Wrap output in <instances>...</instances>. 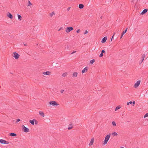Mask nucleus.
<instances>
[{
	"mask_svg": "<svg viewBox=\"0 0 148 148\" xmlns=\"http://www.w3.org/2000/svg\"><path fill=\"white\" fill-rule=\"evenodd\" d=\"M111 134H110L107 135L105 137L103 143V145H104L107 143L108 140Z\"/></svg>",
	"mask_w": 148,
	"mask_h": 148,
	"instance_id": "obj_1",
	"label": "nucleus"
},
{
	"mask_svg": "<svg viewBox=\"0 0 148 148\" xmlns=\"http://www.w3.org/2000/svg\"><path fill=\"white\" fill-rule=\"evenodd\" d=\"M22 130L24 132L27 133L29 131V129L25 127L24 125H22Z\"/></svg>",
	"mask_w": 148,
	"mask_h": 148,
	"instance_id": "obj_2",
	"label": "nucleus"
},
{
	"mask_svg": "<svg viewBox=\"0 0 148 148\" xmlns=\"http://www.w3.org/2000/svg\"><path fill=\"white\" fill-rule=\"evenodd\" d=\"M49 103L50 105H51L53 106H58L59 105V104L57 103V102L56 101H52L49 102Z\"/></svg>",
	"mask_w": 148,
	"mask_h": 148,
	"instance_id": "obj_3",
	"label": "nucleus"
},
{
	"mask_svg": "<svg viewBox=\"0 0 148 148\" xmlns=\"http://www.w3.org/2000/svg\"><path fill=\"white\" fill-rule=\"evenodd\" d=\"M13 56L15 59H18L20 56V55L16 52H14L13 53Z\"/></svg>",
	"mask_w": 148,
	"mask_h": 148,
	"instance_id": "obj_4",
	"label": "nucleus"
},
{
	"mask_svg": "<svg viewBox=\"0 0 148 148\" xmlns=\"http://www.w3.org/2000/svg\"><path fill=\"white\" fill-rule=\"evenodd\" d=\"M73 30V28L72 27H67L66 28V32L67 33H68L69 32Z\"/></svg>",
	"mask_w": 148,
	"mask_h": 148,
	"instance_id": "obj_5",
	"label": "nucleus"
},
{
	"mask_svg": "<svg viewBox=\"0 0 148 148\" xmlns=\"http://www.w3.org/2000/svg\"><path fill=\"white\" fill-rule=\"evenodd\" d=\"M140 80H138L134 84V87L135 88H136L138 87L140 84Z\"/></svg>",
	"mask_w": 148,
	"mask_h": 148,
	"instance_id": "obj_6",
	"label": "nucleus"
},
{
	"mask_svg": "<svg viewBox=\"0 0 148 148\" xmlns=\"http://www.w3.org/2000/svg\"><path fill=\"white\" fill-rule=\"evenodd\" d=\"M0 143L4 144H9V142L8 141H6L5 140L1 139Z\"/></svg>",
	"mask_w": 148,
	"mask_h": 148,
	"instance_id": "obj_7",
	"label": "nucleus"
},
{
	"mask_svg": "<svg viewBox=\"0 0 148 148\" xmlns=\"http://www.w3.org/2000/svg\"><path fill=\"white\" fill-rule=\"evenodd\" d=\"M88 69V67H86L82 71V73H84L86 72Z\"/></svg>",
	"mask_w": 148,
	"mask_h": 148,
	"instance_id": "obj_8",
	"label": "nucleus"
},
{
	"mask_svg": "<svg viewBox=\"0 0 148 148\" xmlns=\"http://www.w3.org/2000/svg\"><path fill=\"white\" fill-rule=\"evenodd\" d=\"M107 39V37L106 36L104 37L102 40L101 42L102 43H104Z\"/></svg>",
	"mask_w": 148,
	"mask_h": 148,
	"instance_id": "obj_9",
	"label": "nucleus"
},
{
	"mask_svg": "<svg viewBox=\"0 0 148 148\" xmlns=\"http://www.w3.org/2000/svg\"><path fill=\"white\" fill-rule=\"evenodd\" d=\"M94 141V139L93 138H92L91 139L90 141V143L89 144V145L91 146V145H92Z\"/></svg>",
	"mask_w": 148,
	"mask_h": 148,
	"instance_id": "obj_10",
	"label": "nucleus"
},
{
	"mask_svg": "<svg viewBox=\"0 0 148 148\" xmlns=\"http://www.w3.org/2000/svg\"><path fill=\"white\" fill-rule=\"evenodd\" d=\"M7 16L9 18L11 19L13 17V16L12 14L9 12L8 13Z\"/></svg>",
	"mask_w": 148,
	"mask_h": 148,
	"instance_id": "obj_11",
	"label": "nucleus"
},
{
	"mask_svg": "<svg viewBox=\"0 0 148 148\" xmlns=\"http://www.w3.org/2000/svg\"><path fill=\"white\" fill-rule=\"evenodd\" d=\"M145 54H144L142 55V58L141 59V62L140 63V64L143 62V61L144 60V58L145 57Z\"/></svg>",
	"mask_w": 148,
	"mask_h": 148,
	"instance_id": "obj_12",
	"label": "nucleus"
},
{
	"mask_svg": "<svg viewBox=\"0 0 148 148\" xmlns=\"http://www.w3.org/2000/svg\"><path fill=\"white\" fill-rule=\"evenodd\" d=\"M148 11V9H147L144 10L141 13V14H143L146 13Z\"/></svg>",
	"mask_w": 148,
	"mask_h": 148,
	"instance_id": "obj_13",
	"label": "nucleus"
},
{
	"mask_svg": "<svg viewBox=\"0 0 148 148\" xmlns=\"http://www.w3.org/2000/svg\"><path fill=\"white\" fill-rule=\"evenodd\" d=\"M50 73H51V72L49 71H46L45 72H43L42 74L44 75H49Z\"/></svg>",
	"mask_w": 148,
	"mask_h": 148,
	"instance_id": "obj_14",
	"label": "nucleus"
},
{
	"mask_svg": "<svg viewBox=\"0 0 148 148\" xmlns=\"http://www.w3.org/2000/svg\"><path fill=\"white\" fill-rule=\"evenodd\" d=\"M73 128V124L72 123L70 124L69 126V127L68 128V130H71Z\"/></svg>",
	"mask_w": 148,
	"mask_h": 148,
	"instance_id": "obj_15",
	"label": "nucleus"
},
{
	"mask_svg": "<svg viewBox=\"0 0 148 148\" xmlns=\"http://www.w3.org/2000/svg\"><path fill=\"white\" fill-rule=\"evenodd\" d=\"M35 120V119H34L32 120H30L29 122L32 125H34V124Z\"/></svg>",
	"mask_w": 148,
	"mask_h": 148,
	"instance_id": "obj_16",
	"label": "nucleus"
},
{
	"mask_svg": "<svg viewBox=\"0 0 148 148\" xmlns=\"http://www.w3.org/2000/svg\"><path fill=\"white\" fill-rule=\"evenodd\" d=\"M39 114L42 116L44 117V113L43 112L41 111H39Z\"/></svg>",
	"mask_w": 148,
	"mask_h": 148,
	"instance_id": "obj_17",
	"label": "nucleus"
},
{
	"mask_svg": "<svg viewBox=\"0 0 148 148\" xmlns=\"http://www.w3.org/2000/svg\"><path fill=\"white\" fill-rule=\"evenodd\" d=\"M78 7L80 9H82L84 7V5L83 4H81L79 5Z\"/></svg>",
	"mask_w": 148,
	"mask_h": 148,
	"instance_id": "obj_18",
	"label": "nucleus"
},
{
	"mask_svg": "<svg viewBox=\"0 0 148 148\" xmlns=\"http://www.w3.org/2000/svg\"><path fill=\"white\" fill-rule=\"evenodd\" d=\"M17 16H18V19L20 21H21V20H22V17L21 16V15H20L19 14H18Z\"/></svg>",
	"mask_w": 148,
	"mask_h": 148,
	"instance_id": "obj_19",
	"label": "nucleus"
},
{
	"mask_svg": "<svg viewBox=\"0 0 148 148\" xmlns=\"http://www.w3.org/2000/svg\"><path fill=\"white\" fill-rule=\"evenodd\" d=\"M10 135L12 136H16V134L14 133H10Z\"/></svg>",
	"mask_w": 148,
	"mask_h": 148,
	"instance_id": "obj_20",
	"label": "nucleus"
},
{
	"mask_svg": "<svg viewBox=\"0 0 148 148\" xmlns=\"http://www.w3.org/2000/svg\"><path fill=\"white\" fill-rule=\"evenodd\" d=\"M77 73L76 72H75L73 73V77H76L77 76Z\"/></svg>",
	"mask_w": 148,
	"mask_h": 148,
	"instance_id": "obj_21",
	"label": "nucleus"
},
{
	"mask_svg": "<svg viewBox=\"0 0 148 148\" xmlns=\"http://www.w3.org/2000/svg\"><path fill=\"white\" fill-rule=\"evenodd\" d=\"M112 135L113 136H117L118 135V134L116 132H114L112 133Z\"/></svg>",
	"mask_w": 148,
	"mask_h": 148,
	"instance_id": "obj_22",
	"label": "nucleus"
},
{
	"mask_svg": "<svg viewBox=\"0 0 148 148\" xmlns=\"http://www.w3.org/2000/svg\"><path fill=\"white\" fill-rule=\"evenodd\" d=\"M95 62V60L93 59L90 61V63L91 64H92Z\"/></svg>",
	"mask_w": 148,
	"mask_h": 148,
	"instance_id": "obj_23",
	"label": "nucleus"
},
{
	"mask_svg": "<svg viewBox=\"0 0 148 148\" xmlns=\"http://www.w3.org/2000/svg\"><path fill=\"white\" fill-rule=\"evenodd\" d=\"M55 14V13H54V12H52V13H51L50 14V16H51V17H52V16H53V15H54Z\"/></svg>",
	"mask_w": 148,
	"mask_h": 148,
	"instance_id": "obj_24",
	"label": "nucleus"
},
{
	"mask_svg": "<svg viewBox=\"0 0 148 148\" xmlns=\"http://www.w3.org/2000/svg\"><path fill=\"white\" fill-rule=\"evenodd\" d=\"M127 28L122 33L123 34V35H124L125 33L127 31Z\"/></svg>",
	"mask_w": 148,
	"mask_h": 148,
	"instance_id": "obj_25",
	"label": "nucleus"
},
{
	"mask_svg": "<svg viewBox=\"0 0 148 148\" xmlns=\"http://www.w3.org/2000/svg\"><path fill=\"white\" fill-rule=\"evenodd\" d=\"M120 108H121V107H120V106H117L115 109V110L116 111V110H118L120 109Z\"/></svg>",
	"mask_w": 148,
	"mask_h": 148,
	"instance_id": "obj_26",
	"label": "nucleus"
},
{
	"mask_svg": "<svg viewBox=\"0 0 148 148\" xmlns=\"http://www.w3.org/2000/svg\"><path fill=\"white\" fill-rule=\"evenodd\" d=\"M112 125L113 126H116V124L115 123V122L114 121H113L112 122Z\"/></svg>",
	"mask_w": 148,
	"mask_h": 148,
	"instance_id": "obj_27",
	"label": "nucleus"
},
{
	"mask_svg": "<svg viewBox=\"0 0 148 148\" xmlns=\"http://www.w3.org/2000/svg\"><path fill=\"white\" fill-rule=\"evenodd\" d=\"M28 6L32 5V3L30 2V1H28Z\"/></svg>",
	"mask_w": 148,
	"mask_h": 148,
	"instance_id": "obj_28",
	"label": "nucleus"
},
{
	"mask_svg": "<svg viewBox=\"0 0 148 148\" xmlns=\"http://www.w3.org/2000/svg\"><path fill=\"white\" fill-rule=\"evenodd\" d=\"M21 121V120H20V119H16V123H18V122H19V121Z\"/></svg>",
	"mask_w": 148,
	"mask_h": 148,
	"instance_id": "obj_29",
	"label": "nucleus"
},
{
	"mask_svg": "<svg viewBox=\"0 0 148 148\" xmlns=\"http://www.w3.org/2000/svg\"><path fill=\"white\" fill-rule=\"evenodd\" d=\"M67 73H64L62 75V76L64 77H65Z\"/></svg>",
	"mask_w": 148,
	"mask_h": 148,
	"instance_id": "obj_30",
	"label": "nucleus"
},
{
	"mask_svg": "<svg viewBox=\"0 0 148 148\" xmlns=\"http://www.w3.org/2000/svg\"><path fill=\"white\" fill-rule=\"evenodd\" d=\"M103 56V53H101V54L99 55V57L100 58L102 57Z\"/></svg>",
	"mask_w": 148,
	"mask_h": 148,
	"instance_id": "obj_31",
	"label": "nucleus"
},
{
	"mask_svg": "<svg viewBox=\"0 0 148 148\" xmlns=\"http://www.w3.org/2000/svg\"><path fill=\"white\" fill-rule=\"evenodd\" d=\"M147 117H148V113H146L144 116V118H145Z\"/></svg>",
	"mask_w": 148,
	"mask_h": 148,
	"instance_id": "obj_32",
	"label": "nucleus"
},
{
	"mask_svg": "<svg viewBox=\"0 0 148 148\" xmlns=\"http://www.w3.org/2000/svg\"><path fill=\"white\" fill-rule=\"evenodd\" d=\"M34 122H35V123L36 125L37 124L38 122L36 119H35V120L34 121Z\"/></svg>",
	"mask_w": 148,
	"mask_h": 148,
	"instance_id": "obj_33",
	"label": "nucleus"
},
{
	"mask_svg": "<svg viewBox=\"0 0 148 148\" xmlns=\"http://www.w3.org/2000/svg\"><path fill=\"white\" fill-rule=\"evenodd\" d=\"M101 53H105V51L104 50H102L101 51Z\"/></svg>",
	"mask_w": 148,
	"mask_h": 148,
	"instance_id": "obj_34",
	"label": "nucleus"
},
{
	"mask_svg": "<svg viewBox=\"0 0 148 148\" xmlns=\"http://www.w3.org/2000/svg\"><path fill=\"white\" fill-rule=\"evenodd\" d=\"M80 31V29H78L76 31V32L77 33H79Z\"/></svg>",
	"mask_w": 148,
	"mask_h": 148,
	"instance_id": "obj_35",
	"label": "nucleus"
},
{
	"mask_svg": "<svg viewBox=\"0 0 148 148\" xmlns=\"http://www.w3.org/2000/svg\"><path fill=\"white\" fill-rule=\"evenodd\" d=\"M115 34V32L114 33V34L113 35V36H112V38H111V41H112V39L113 38V37L114 36V34Z\"/></svg>",
	"mask_w": 148,
	"mask_h": 148,
	"instance_id": "obj_36",
	"label": "nucleus"
},
{
	"mask_svg": "<svg viewBox=\"0 0 148 148\" xmlns=\"http://www.w3.org/2000/svg\"><path fill=\"white\" fill-rule=\"evenodd\" d=\"M76 52V51H73V52L71 53V54H73L74 53Z\"/></svg>",
	"mask_w": 148,
	"mask_h": 148,
	"instance_id": "obj_37",
	"label": "nucleus"
},
{
	"mask_svg": "<svg viewBox=\"0 0 148 148\" xmlns=\"http://www.w3.org/2000/svg\"><path fill=\"white\" fill-rule=\"evenodd\" d=\"M88 31L87 30H86L84 34H87L88 33Z\"/></svg>",
	"mask_w": 148,
	"mask_h": 148,
	"instance_id": "obj_38",
	"label": "nucleus"
},
{
	"mask_svg": "<svg viewBox=\"0 0 148 148\" xmlns=\"http://www.w3.org/2000/svg\"><path fill=\"white\" fill-rule=\"evenodd\" d=\"M63 29V28L62 27H61L60 29L58 30V31H60V30H61V29Z\"/></svg>",
	"mask_w": 148,
	"mask_h": 148,
	"instance_id": "obj_39",
	"label": "nucleus"
},
{
	"mask_svg": "<svg viewBox=\"0 0 148 148\" xmlns=\"http://www.w3.org/2000/svg\"><path fill=\"white\" fill-rule=\"evenodd\" d=\"M70 8H71V7H69L68 8H67V10L68 11H69L70 9Z\"/></svg>",
	"mask_w": 148,
	"mask_h": 148,
	"instance_id": "obj_40",
	"label": "nucleus"
},
{
	"mask_svg": "<svg viewBox=\"0 0 148 148\" xmlns=\"http://www.w3.org/2000/svg\"><path fill=\"white\" fill-rule=\"evenodd\" d=\"M64 91V90H62L61 91H60V92H61V93H63V92Z\"/></svg>",
	"mask_w": 148,
	"mask_h": 148,
	"instance_id": "obj_41",
	"label": "nucleus"
},
{
	"mask_svg": "<svg viewBox=\"0 0 148 148\" xmlns=\"http://www.w3.org/2000/svg\"><path fill=\"white\" fill-rule=\"evenodd\" d=\"M123 34L122 33L120 39L123 36Z\"/></svg>",
	"mask_w": 148,
	"mask_h": 148,
	"instance_id": "obj_42",
	"label": "nucleus"
},
{
	"mask_svg": "<svg viewBox=\"0 0 148 148\" xmlns=\"http://www.w3.org/2000/svg\"><path fill=\"white\" fill-rule=\"evenodd\" d=\"M129 103H130V104H132V101H130V102H129Z\"/></svg>",
	"mask_w": 148,
	"mask_h": 148,
	"instance_id": "obj_43",
	"label": "nucleus"
},
{
	"mask_svg": "<svg viewBox=\"0 0 148 148\" xmlns=\"http://www.w3.org/2000/svg\"><path fill=\"white\" fill-rule=\"evenodd\" d=\"M134 104L135 103V101H133V102H132V104Z\"/></svg>",
	"mask_w": 148,
	"mask_h": 148,
	"instance_id": "obj_44",
	"label": "nucleus"
},
{
	"mask_svg": "<svg viewBox=\"0 0 148 148\" xmlns=\"http://www.w3.org/2000/svg\"><path fill=\"white\" fill-rule=\"evenodd\" d=\"M129 102H127V105H129Z\"/></svg>",
	"mask_w": 148,
	"mask_h": 148,
	"instance_id": "obj_45",
	"label": "nucleus"
},
{
	"mask_svg": "<svg viewBox=\"0 0 148 148\" xmlns=\"http://www.w3.org/2000/svg\"><path fill=\"white\" fill-rule=\"evenodd\" d=\"M24 45L25 46H26L27 45V44H24Z\"/></svg>",
	"mask_w": 148,
	"mask_h": 148,
	"instance_id": "obj_46",
	"label": "nucleus"
},
{
	"mask_svg": "<svg viewBox=\"0 0 148 148\" xmlns=\"http://www.w3.org/2000/svg\"><path fill=\"white\" fill-rule=\"evenodd\" d=\"M101 19H102V16H101Z\"/></svg>",
	"mask_w": 148,
	"mask_h": 148,
	"instance_id": "obj_47",
	"label": "nucleus"
},
{
	"mask_svg": "<svg viewBox=\"0 0 148 148\" xmlns=\"http://www.w3.org/2000/svg\"><path fill=\"white\" fill-rule=\"evenodd\" d=\"M121 148H124L123 147H121Z\"/></svg>",
	"mask_w": 148,
	"mask_h": 148,
	"instance_id": "obj_48",
	"label": "nucleus"
}]
</instances>
